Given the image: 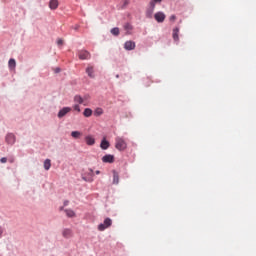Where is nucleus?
Returning a JSON list of instances; mask_svg holds the SVG:
<instances>
[{"label":"nucleus","mask_w":256,"mask_h":256,"mask_svg":"<svg viewBox=\"0 0 256 256\" xmlns=\"http://www.w3.org/2000/svg\"><path fill=\"white\" fill-rule=\"evenodd\" d=\"M83 115L84 117H91V115H93V110L91 108H85L83 111Z\"/></svg>","instance_id":"a211bd4d"},{"label":"nucleus","mask_w":256,"mask_h":256,"mask_svg":"<svg viewBox=\"0 0 256 256\" xmlns=\"http://www.w3.org/2000/svg\"><path fill=\"white\" fill-rule=\"evenodd\" d=\"M0 163H7V157H2L0 159Z\"/></svg>","instance_id":"2f4dec72"},{"label":"nucleus","mask_w":256,"mask_h":256,"mask_svg":"<svg viewBox=\"0 0 256 256\" xmlns=\"http://www.w3.org/2000/svg\"><path fill=\"white\" fill-rule=\"evenodd\" d=\"M116 79H119V74H116Z\"/></svg>","instance_id":"ea45409f"},{"label":"nucleus","mask_w":256,"mask_h":256,"mask_svg":"<svg viewBox=\"0 0 256 256\" xmlns=\"http://www.w3.org/2000/svg\"><path fill=\"white\" fill-rule=\"evenodd\" d=\"M68 205H69V200H64L63 206H64V207H67Z\"/></svg>","instance_id":"473e14b6"},{"label":"nucleus","mask_w":256,"mask_h":256,"mask_svg":"<svg viewBox=\"0 0 256 256\" xmlns=\"http://www.w3.org/2000/svg\"><path fill=\"white\" fill-rule=\"evenodd\" d=\"M57 45H58V47H61L63 45V39L59 38L57 40Z\"/></svg>","instance_id":"c756f323"},{"label":"nucleus","mask_w":256,"mask_h":256,"mask_svg":"<svg viewBox=\"0 0 256 256\" xmlns=\"http://www.w3.org/2000/svg\"><path fill=\"white\" fill-rule=\"evenodd\" d=\"M136 45H135V41L133 40H128L124 43V49L126 51H133V49H135Z\"/></svg>","instance_id":"1a4fd4ad"},{"label":"nucleus","mask_w":256,"mask_h":256,"mask_svg":"<svg viewBox=\"0 0 256 256\" xmlns=\"http://www.w3.org/2000/svg\"><path fill=\"white\" fill-rule=\"evenodd\" d=\"M155 10H153V8H147V10H146V18L147 19H153V12H154Z\"/></svg>","instance_id":"412c9836"},{"label":"nucleus","mask_w":256,"mask_h":256,"mask_svg":"<svg viewBox=\"0 0 256 256\" xmlns=\"http://www.w3.org/2000/svg\"><path fill=\"white\" fill-rule=\"evenodd\" d=\"M83 101H88V99H91V96L89 94H85L83 97H82Z\"/></svg>","instance_id":"c85d7f7f"},{"label":"nucleus","mask_w":256,"mask_h":256,"mask_svg":"<svg viewBox=\"0 0 256 256\" xmlns=\"http://www.w3.org/2000/svg\"><path fill=\"white\" fill-rule=\"evenodd\" d=\"M57 7H59V1L58 0H50L49 2V8L52 11H55V9H57Z\"/></svg>","instance_id":"ddd939ff"},{"label":"nucleus","mask_w":256,"mask_h":256,"mask_svg":"<svg viewBox=\"0 0 256 256\" xmlns=\"http://www.w3.org/2000/svg\"><path fill=\"white\" fill-rule=\"evenodd\" d=\"M109 147H111V143L109 142V140H107L106 137H103L100 142V149H102V151H107Z\"/></svg>","instance_id":"0eeeda50"},{"label":"nucleus","mask_w":256,"mask_h":256,"mask_svg":"<svg viewBox=\"0 0 256 256\" xmlns=\"http://www.w3.org/2000/svg\"><path fill=\"white\" fill-rule=\"evenodd\" d=\"M155 5H157V2H154L153 0H151L150 2H149V9H153V10H155Z\"/></svg>","instance_id":"a878e982"},{"label":"nucleus","mask_w":256,"mask_h":256,"mask_svg":"<svg viewBox=\"0 0 256 256\" xmlns=\"http://www.w3.org/2000/svg\"><path fill=\"white\" fill-rule=\"evenodd\" d=\"M71 111H72V108L69 106H65L61 108L57 114L58 119H63V117H65L67 113H71Z\"/></svg>","instance_id":"39448f33"},{"label":"nucleus","mask_w":256,"mask_h":256,"mask_svg":"<svg viewBox=\"0 0 256 256\" xmlns=\"http://www.w3.org/2000/svg\"><path fill=\"white\" fill-rule=\"evenodd\" d=\"M89 171H90V173H93V169L90 168Z\"/></svg>","instance_id":"a19ab883"},{"label":"nucleus","mask_w":256,"mask_h":256,"mask_svg":"<svg viewBox=\"0 0 256 256\" xmlns=\"http://www.w3.org/2000/svg\"><path fill=\"white\" fill-rule=\"evenodd\" d=\"M59 210H60V211H65V206H61V207L59 208Z\"/></svg>","instance_id":"58836bf2"},{"label":"nucleus","mask_w":256,"mask_h":256,"mask_svg":"<svg viewBox=\"0 0 256 256\" xmlns=\"http://www.w3.org/2000/svg\"><path fill=\"white\" fill-rule=\"evenodd\" d=\"M110 33L114 36V37H119V33H120V30H119V27H114L110 30Z\"/></svg>","instance_id":"4be33fe9"},{"label":"nucleus","mask_w":256,"mask_h":256,"mask_svg":"<svg viewBox=\"0 0 256 256\" xmlns=\"http://www.w3.org/2000/svg\"><path fill=\"white\" fill-rule=\"evenodd\" d=\"M54 73H61V68L60 67H56L55 69H54Z\"/></svg>","instance_id":"7c9ffc66"},{"label":"nucleus","mask_w":256,"mask_h":256,"mask_svg":"<svg viewBox=\"0 0 256 256\" xmlns=\"http://www.w3.org/2000/svg\"><path fill=\"white\" fill-rule=\"evenodd\" d=\"M5 141L8 145H15V141H17V137L13 133L6 134Z\"/></svg>","instance_id":"423d86ee"},{"label":"nucleus","mask_w":256,"mask_h":256,"mask_svg":"<svg viewBox=\"0 0 256 256\" xmlns=\"http://www.w3.org/2000/svg\"><path fill=\"white\" fill-rule=\"evenodd\" d=\"M78 57L81 61H85L87 59H91V53L87 50H79Z\"/></svg>","instance_id":"20e7f679"},{"label":"nucleus","mask_w":256,"mask_h":256,"mask_svg":"<svg viewBox=\"0 0 256 256\" xmlns=\"http://www.w3.org/2000/svg\"><path fill=\"white\" fill-rule=\"evenodd\" d=\"M113 185H119V173L113 170Z\"/></svg>","instance_id":"f3484780"},{"label":"nucleus","mask_w":256,"mask_h":256,"mask_svg":"<svg viewBox=\"0 0 256 256\" xmlns=\"http://www.w3.org/2000/svg\"><path fill=\"white\" fill-rule=\"evenodd\" d=\"M74 101H75V103H79V105H83V103H84L83 97L81 95H75Z\"/></svg>","instance_id":"5701e85b"},{"label":"nucleus","mask_w":256,"mask_h":256,"mask_svg":"<svg viewBox=\"0 0 256 256\" xmlns=\"http://www.w3.org/2000/svg\"><path fill=\"white\" fill-rule=\"evenodd\" d=\"M113 225V220L111 218L107 217L104 219L103 223H100L98 225V231H105V229H109Z\"/></svg>","instance_id":"f03ea898"},{"label":"nucleus","mask_w":256,"mask_h":256,"mask_svg":"<svg viewBox=\"0 0 256 256\" xmlns=\"http://www.w3.org/2000/svg\"><path fill=\"white\" fill-rule=\"evenodd\" d=\"M102 113H103V108H96L94 111L95 117H101Z\"/></svg>","instance_id":"393cba45"},{"label":"nucleus","mask_w":256,"mask_h":256,"mask_svg":"<svg viewBox=\"0 0 256 256\" xmlns=\"http://www.w3.org/2000/svg\"><path fill=\"white\" fill-rule=\"evenodd\" d=\"M95 174H96V175H101V171L96 170V171H95Z\"/></svg>","instance_id":"4c0bfd02"},{"label":"nucleus","mask_w":256,"mask_h":256,"mask_svg":"<svg viewBox=\"0 0 256 256\" xmlns=\"http://www.w3.org/2000/svg\"><path fill=\"white\" fill-rule=\"evenodd\" d=\"M129 0H123V4H122V9H125V7H127V5H129Z\"/></svg>","instance_id":"cd10ccee"},{"label":"nucleus","mask_w":256,"mask_h":256,"mask_svg":"<svg viewBox=\"0 0 256 256\" xmlns=\"http://www.w3.org/2000/svg\"><path fill=\"white\" fill-rule=\"evenodd\" d=\"M175 19H177V16H175V15L170 16V21H175Z\"/></svg>","instance_id":"72a5a7b5"},{"label":"nucleus","mask_w":256,"mask_h":256,"mask_svg":"<svg viewBox=\"0 0 256 256\" xmlns=\"http://www.w3.org/2000/svg\"><path fill=\"white\" fill-rule=\"evenodd\" d=\"M86 74L90 79H95V69L93 68V66H88L86 68Z\"/></svg>","instance_id":"9d476101"},{"label":"nucleus","mask_w":256,"mask_h":256,"mask_svg":"<svg viewBox=\"0 0 256 256\" xmlns=\"http://www.w3.org/2000/svg\"><path fill=\"white\" fill-rule=\"evenodd\" d=\"M74 31H79V25H76V26L74 27Z\"/></svg>","instance_id":"c9c22d12"},{"label":"nucleus","mask_w":256,"mask_h":256,"mask_svg":"<svg viewBox=\"0 0 256 256\" xmlns=\"http://www.w3.org/2000/svg\"><path fill=\"white\" fill-rule=\"evenodd\" d=\"M124 30L126 31V35H131V32L129 31H133V25H131L129 22H126L124 24Z\"/></svg>","instance_id":"4468645a"},{"label":"nucleus","mask_w":256,"mask_h":256,"mask_svg":"<svg viewBox=\"0 0 256 256\" xmlns=\"http://www.w3.org/2000/svg\"><path fill=\"white\" fill-rule=\"evenodd\" d=\"M163 0H153L154 3H161Z\"/></svg>","instance_id":"e433bc0d"},{"label":"nucleus","mask_w":256,"mask_h":256,"mask_svg":"<svg viewBox=\"0 0 256 256\" xmlns=\"http://www.w3.org/2000/svg\"><path fill=\"white\" fill-rule=\"evenodd\" d=\"M8 67H9V69H15V67H17V61H15V58L9 59Z\"/></svg>","instance_id":"dca6fc26"},{"label":"nucleus","mask_w":256,"mask_h":256,"mask_svg":"<svg viewBox=\"0 0 256 256\" xmlns=\"http://www.w3.org/2000/svg\"><path fill=\"white\" fill-rule=\"evenodd\" d=\"M64 212L66 213V217L69 219H73V217H76L77 215L72 209H65Z\"/></svg>","instance_id":"2eb2a0df"},{"label":"nucleus","mask_w":256,"mask_h":256,"mask_svg":"<svg viewBox=\"0 0 256 256\" xmlns=\"http://www.w3.org/2000/svg\"><path fill=\"white\" fill-rule=\"evenodd\" d=\"M85 141L86 145H88L89 147H93V145H95V137H93L92 135H87L85 137Z\"/></svg>","instance_id":"9b49d317"},{"label":"nucleus","mask_w":256,"mask_h":256,"mask_svg":"<svg viewBox=\"0 0 256 256\" xmlns=\"http://www.w3.org/2000/svg\"><path fill=\"white\" fill-rule=\"evenodd\" d=\"M167 16L165 15V12L158 11L154 14V19L157 23H163Z\"/></svg>","instance_id":"7ed1b4c3"},{"label":"nucleus","mask_w":256,"mask_h":256,"mask_svg":"<svg viewBox=\"0 0 256 256\" xmlns=\"http://www.w3.org/2000/svg\"><path fill=\"white\" fill-rule=\"evenodd\" d=\"M71 233V229L66 228L63 230L62 235L65 239H69V237H71Z\"/></svg>","instance_id":"6ab92c4d"},{"label":"nucleus","mask_w":256,"mask_h":256,"mask_svg":"<svg viewBox=\"0 0 256 256\" xmlns=\"http://www.w3.org/2000/svg\"><path fill=\"white\" fill-rule=\"evenodd\" d=\"M115 148L117 149V151H125V149H127V142H125V139L119 136L116 137Z\"/></svg>","instance_id":"f257e3e1"},{"label":"nucleus","mask_w":256,"mask_h":256,"mask_svg":"<svg viewBox=\"0 0 256 256\" xmlns=\"http://www.w3.org/2000/svg\"><path fill=\"white\" fill-rule=\"evenodd\" d=\"M172 37L175 43H179V27L173 29Z\"/></svg>","instance_id":"f8f14e48"},{"label":"nucleus","mask_w":256,"mask_h":256,"mask_svg":"<svg viewBox=\"0 0 256 256\" xmlns=\"http://www.w3.org/2000/svg\"><path fill=\"white\" fill-rule=\"evenodd\" d=\"M3 237V227L0 226V238Z\"/></svg>","instance_id":"f704fd0d"},{"label":"nucleus","mask_w":256,"mask_h":256,"mask_svg":"<svg viewBox=\"0 0 256 256\" xmlns=\"http://www.w3.org/2000/svg\"><path fill=\"white\" fill-rule=\"evenodd\" d=\"M102 163H115V155L106 154L102 157Z\"/></svg>","instance_id":"6e6552de"},{"label":"nucleus","mask_w":256,"mask_h":256,"mask_svg":"<svg viewBox=\"0 0 256 256\" xmlns=\"http://www.w3.org/2000/svg\"><path fill=\"white\" fill-rule=\"evenodd\" d=\"M71 137H73V139H79V137H81V132L80 131H72L71 132Z\"/></svg>","instance_id":"b1692460"},{"label":"nucleus","mask_w":256,"mask_h":256,"mask_svg":"<svg viewBox=\"0 0 256 256\" xmlns=\"http://www.w3.org/2000/svg\"><path fill=\"white\" fill-rule=\"evenodd\" d=\"M44 169L45 171H49V169H51V159L47 158L44 160Z\"/></svg>","instance_id":"aec40b11"},{"label":"nucleus","mask_w":256,"mask_h":256,"mask_svg":"<svg viewBox=\"0 0 256 256\" xmlns=\"http://www.w3.org/2000/svg\"><path fill=\"white\" fill-rule=\"evenodd\" d=\"M83 180H84V181H87V178L83 177Z\"/></svg>","instance_id":"79ce46f5"},{"label":"nucleus","mask_w":256,"mask_h":256,"mask_svg":"<svg viewBox=\"0 0 256 256\" xmlns=\"http://www.w3.org/2000/svg\"><path fill=\"white\" fill-rule=\"evenodd\" d=\"M73 109H74V111H77L78 113H81V107L79 106V104H75L73 106Z\"/></svg>","instance_id":"bb28decb"}]
</instances>
